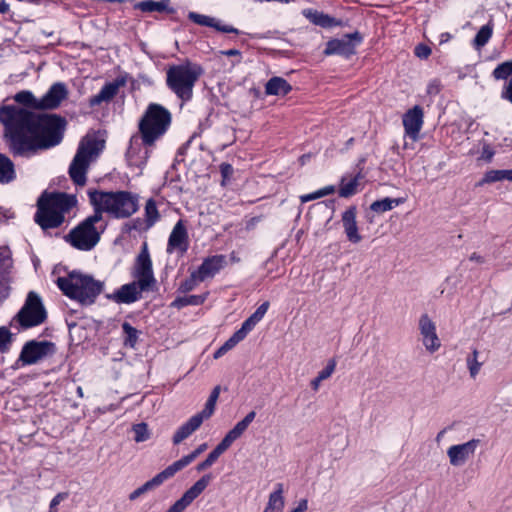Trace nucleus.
I'll use <instances>...</instances> for the list:
<instances>
[{"label":"nucleus","instance_id":"obj_1","mask_svg":"<svg viewBox=\"0 0 512 512\" xmlns=\"http://www.w3.org/2000/svg\"><path fill=\"white\" fill-rule=\"evenodd\" d=\"M0 123L14 155L53 147L62 139L57 117L36 114L16 104L0 105Z\"/></svg>","mask_w":512,"mask_h":512},{"label":"nucleus","instance_id":"obj_2","mask_svg":"<svg viewBox=\"0 0 512 512\" xmlns=\"http://www.w3.org/2000/svg\"><path fill=\"white\" fill-rule=\"evenodd\" d=\"M171 124V113L163 106L149 104L139 122L140 136H133L126 156L131 165L143 166L151 153V147L168 130Z\"/></svg>","mask_w":512,"mask_h":512},{"label":"nucleus","instance_id":"obj_3","mask_svg":"<svg viewBox=\"0 0 512 512\" xmlns=\"http://www.w3.org/2000/svg\"><path fill=\"white\" fill-rule=\"evenodd\" d=\"M88 195L95 213L79 224H95L101 220L102 212L116 219L127 218L138 209V197L127 191L103 192L94 190L89 191Z\"/></svg>","mask_w":512,"mask_h":512},{"label":"nucleus","instance_id":"obj_4","mask_svg":"<svg viewBox=\"0 0 512 512\" xmlns=\"http://www.w3.org/2000/svg\"><path fill=\"white\" fill-rule=\"evenodd\" d=\"M75 196L44 191L37 201L36 224H63L76 215Z\"/></svg>","mask_w":512,"mask_h":512},{"label":"nucleus","instance_id":"obj_5","mask_svg":"<svg viewBox=\"0 0 512 512\" xmlns=\"http://www.w3.org/2000/svg\"><path fill=\"white\" fill-rule=\"evenodd\" d=\"M104 148L105 139L100 132L88 133L81 139L69 167V175L76 185H85L90 164L96 161Z\"/></svg>","mask_w":512,"mask_h":512},{"label":"nucleus","instance_id":"obj_6","mask_svg":"<svg viewBox=\"0 0 512 512\" xmlns=\"http://www.w3.org/2000/svg\"><path fill=\"white\" fill-rule=\"evenodd\" d=\"M203 74L204 69L200 64L185 60L168 67L166 85L182 102H188L192 99L194 87Z\"/></svg>","mask_w":512,"mask_h":512},{"label":"nucleus","instance_id":"obj_7","mask_svg":"<svg viewBox=\"0 0 512 512\" xmlns=\"http://www.w3.org/2000/svg\"><path fill=\"white\" fill-rule=\"evenodd\" d=\"M59 289L69 298L82 305H91L103 290V282L92 276L79 272H71L66 277L57 279Z\"/></svg>","mask_w":512,"mask_h":512},{"label":"nucleus","instance_id":"obj_8","mask_svg":"<svg viewBox=\"0 0 512 512\" xmlns=\"http://www.w3.org/2000/svg\"><path fill=\"white\" fill-rule=\"evenodd\" d=\"M46 317L47 313L41 298L37 293L31 291L28 293L23 307L15 315L12 322H17L23 329H28L42 324Z\"/></svg>","mask_w":512,"mask_h":512},{"label":"nucleus","instance_id":"obj_9","mask_svg":"<svg viewBox=\"0 0 512 512\" xmlns=\"http://www.w3.org/2000/svg\"><path fill=\"white\" fill-rule=\"evenodd\" d=\"M102 232L95 226H75L64 239L78 250L89 251L99 242Z\"/></svg>","mask_w":512,"mask_h":512},{"label":"nucleus","instance_id":"obj_10","mask_svg":"<svg viewBox=\"0 0 512 512\" xmlns=\"http://www.w3.org/2000/svg\"><path fill=\"white\" fill-rule=\"evenodd\" d=\"M56 351L55 344L50 341H28L22 348L19 360L24 365H33L52 356Z\"/></svg>","mask_w":512,"mask_h":512},{"label":"nucleus","instance_id":"obj_11","mask_svg":"<svg viewBox=\"0 0 512 512\" xmlns=\"http://www.w3.org/2000/svg\"><path fill=\"white\" fill-rule=\"evenodd\" d=\"M362 39L359 32L346 34L340 39H332L327 42L324 54L350 57L355 54L356 47L362 42Z\"/></svg>","mask_w":512,"mask_h":512},{"label":"nucleus","instance_id":"obj_12","mask_svg":"<svg viewBox=\"0 0 512 512\" xmlns=\"http://www.w3.org/2000/svg\"><path fill=\"white\" fill-rule=\"evenodd\" d=\"M134 277L139 282L140 290H150L155 283L152 262L146 243H144L136 259Z\"/></svg>","mask_w":512,"mask_h":512},{"label":"nucleus","instance_id":"obj_13","mask_svg":"<svg viewBox=\"0 0 512 512\" xmlns=\"http://www.w3.org/2000/svg\"><path fill=\"white\" fill-rule=\"evenodd\" d=\"M418 327L422 337V344L429 353H434L441 347V341L436 332V325L428 314H422Z\"/></svg>","mask_w":512,"mask_h":512},{"label":"nucleus","instance_id":"obj_14","mask_svg":"<svg viewBox=\"0 0 512 512\" xmlns=\"http://www.w3.org/2000/svg\"><path fill=\"white\" fill-rule=\"evenodd\" d=\"M479 444V439H471L465 443L450 446L447 450L450 464L454 467L464 465L475 454Z\"/></svg>","mask_w":512,"mask_h":512},{"label":"nucleus","instance_id":"obj_15","mask_svg":"<svg viewBox=\"0 0 512 512\" xmlns=\"http://www.w3.org/2000/svg\"><path fill=\"white\" fill-rule=\"evenodd\" d=\"M403 126L405 134L412 140L416 141L419 138V133L424 124V112L419 105L409 109L403 115Z\"/></svg>","mask_w":512,"mask_h":512},{"label":"nucleus","instance_id":"obj_16","mask_svg":"<svg viewBox=\"0 0 512 512\" xmlns=\"http://www.w3.org/2000/svg\"><path fill=\"white\" fill-rule=\"evenodd\" d=\"M68 96V90L64 83L56 82L40 98V110H52L60 106L61 102Z\"/></svg>","mask_w":512,"mask_h":512},{"label":"nucleus","instance_id":"obj_17","mask_svg":"<svg viewBox=\"0 0 512 512\" xmlns=\"http://www.w3.org/2000/svg\"><path fill=\"white\" fill-rule=\"evenodd\" d=\"M227 264L226 256L214 255L204 259L196 271L198 279L204 281L214 277Z\"/></svg>","mask_w":512,"mask_h":512},{"label":"nucleus","instance_id":"obj_18","mask_svg":"<svg viewBox=\"0 0 512 512\" xmlns=\"http://www.w3.org/2000/svg\"><path fill=\"white\" fill-rule=\"evenodd\" d=\"M143 291L144 290H140L139 282L136 280L122 285L117 291L112 294H108L106 297L118 304H130L137 301Z\"/></svg>","mask_w":512,"mask_h":512},{"label":"nucleus","instance_id":"obj_19","mask_svg":"<svg viewBox=\"0 0 512 512\" xmlns=\"http://www.w3.org/2000/svg\"><path fill=\"white\" fill-rule=\"evenodd\" d=\"M188 18L195 24H198L200 26L211 27L222 33L239 34V30L237 28H234L233 26L228 24H224L221 20L215 17L199 14L196 12H190L188 14Z\"/></svg>","mask_w":512,"mask_h":512},{"label":"nucleus","instance_id":"obj_20","mask_svg":"<svg viewBox=\"0 0 512 512\" xmlns=\"http://www.w3.org/2000/svg\"><path fill=\"white\" fill-rule=\"evenodd\" d=\"M333 216V209L325 202L313 204L306 213V221L310 224H328Z\"/></svg>","mask_w":512,"mask_h":512},{"label":"nucleus","instance_id":"obj_21","mask_svg":"<svg viewBox=\"0 0 512 512\" xmlns=\"http://www.w3.org/2000/svg\"><path fill=\"white\" fill-rule=\"evenodd\" d=\"M204 419L198 415H193L187 422L182 424L174 433L172 442L174 445L180 444L182 441L191 436L196 430L200 428Z\"/></svg>","mask_w":512,"mask_h":512},{"label":"nucleus","instance_id":"obj_22","mask_svg":"<svg viewBox=\"0 0 512 512\" xmlns=\"http://www.w3.org/2000/svg\"><path fill=\"white\" fill-rule=\"evenodd\" d=\"M187 249L188 234L185 226H174V229L169 236L167 252L172 253L174 250H179L181 253H184Z\"/></svg>","mask_w":512,"mask_h":512},{"label":"nucleus","instance_id":"obj_23","mask_svg":"<svg viewBox=\"0 0 512 512\" xmlns=\"http://www.w3.org/2000/svg\"><path fill=\"white\" fill-rule=\"evenodd\" d=\"M256 416L255 411L249 412L241 421H239L221 440L222 446L227 449L234 441L241 437Z\"/></svg>","mask_w":512,"mask_h":512},{"label":"nucleus","instance_id":"obj_24","mask_svg":"<svg viewBox=\"0 0 512 512\" xmlns=\"http://www.w3.org/2000/svg\"><path fill=\"white\" fill-rule=\"evenodd\" d=\"M124 84L122 80H116L105 84L96 95L89 100L90 106H98L103 102L111 101L118 93L119 88Z\"/></svg>","mask_w":512,"mask_h":512},{"label":"nucleus","instance_id":"obj_25","mask_svg":"<svg viewBox=\"0 0 512 512\" xmlns=\"http://www.w3.org/2000/svg\"><path fill=\"white\" fill-rule=\"evenodd\" d=\"M284 487L282 483H277L275 485V489L270 493L268 502L264 508L263 512H282L285 499L283 496Z\"/></svg>","mask_w":512,"mask_h":512},{"label":"nucleus","instance_id":"obj_26","mask_svg":"<svg viewBox=\"0 0 512 512\" xmlns=\"http://www.w3.org/2000/svg\"><path fill=\"white\" fill-rule=\"evenodd\" d=\"M249 333L247 329L241 326L225 343L214 352V358L218 359L225 355L229 350L234 348L239 342H241Z\"/></svg>","mask_w":512,"mask_h":512},{"label":"nucleus","instance_id":"obj_27","mask_svg":"<svg viewBox=\"0 0 512 512\" xmlns=\"http://www.w3.org/2000/svg\"><path fill=\"white\" fill-rule=\"evenodd\" d=\"M291 85L281 77H272L265 85L267 95H287L291 91Z\"/></svg>","mask_w":512,"mask_h":512},{"label":"nucleus","instance_id":"obj_28","mask_svg":"<svg viewBox=\"0 0 512 512\" xmlns=\"http://www.w3.org/2000/svg\"><path fill=\"white\" fill-rule=\"evenodd\" d=\"M304 14L313 24L323 28H330L339 24V21L335 18L316 10H308Z\"/></svg>","mask_w":512,"mask_h":512},{"label":"nucleus","instance_id":"obj_29","mask_svg":"<svg viewBox=\"0 0 512 512\" xmlns=\"http://www.w3.org/2000/svg\"><path fill=\"white\" fill-rule=\"evenodd\" d=\"M360 175L343 176L340 183L339 195L341 197H349L358 191Z\"/></svg>","mask_w":512,"mask_h":512},{"label":"nucleus","instance_id":"obj_30","mask_svg":"<svg viewBox=\"0 0 512 512\" xmlns=\"http://www.w3.org/2000/svg\"><path fill=\"white\" fill-rule=\"evenodd\" d=\"M493 28V22L489 21L479 29L472 41V45L476 50H481L489 42L493 35Z\"/></svg>","mask_w":512,"mask_h":512},{"label":"nucleus","instance_id":"obj_31","mask_svg":"<svg viewBox=\"0 0 512 512\" xmlns=\"http://www.w3.org/2000/svg\"><path fill=\"white\" fill-rule=\"evenodd\" d=\"M165 203L163 201H156L149 199L145 205V217L147 224H154L160 221V213L164 208Z\"/></svg>","mask_w":512,"mask_h":512},{"label":"nucleus","instance_id":"obj_32","mask_svg":"<svg viewBox=\"0 0 512 512\" xmlns=\"http://www.w3.org/2000/svg\"><path fill=\"white\" fill-rule=\"evenodd\" d=\"M16 177L13 162L0 153V184H7Z\"/></svg>","mask_w":512,"mask_h":512},{"label":"nucleus","instance_id":"obj_33","mask_svg":"<svg viewBox=\"0 0 512 512\" xmlns=\"http://www.w3.org/2000/svg\"><path fill=\"white\" fill-rule=\"evenodd\" d=\"M169 0H161V1H154V0H144L136 3L134 5V8L137 10H140L142 12H163L168 10L169 7Z\"/></svg>","mask_w":512,"mask_h":512},{"label":"nucleus","instance_id":"obj_34","mask_svg":"<svg viewBox=\"0 0 512 512\" xmlns=\"http://www.w3.org/2000/svg\"><path fill=\"white\" fill-rule=\"evenodd\" d=\"M14 100L18 104H22L26 107L40 110V98H36L31 91L23 90L14 95Z\"/></svg>","mask_w":512,"mask_h":512},{"label":"nucleus","instance_id":"obj_35","mask_svg":"<svg viewBox=\"0 0 512 512\" xmlns=\"http://www.w3.org/2000/svg\"><path fill=\"white\" fill-rule=\"evenodd\" d=\"M227 450L225 446H222V443L220 442L207 456V458L198 463L196 466V470L198 472H202L212 466L217 459Z\"/></svg>","mask_w":512,"mask_h":512},{"label":"nucleus","instance_id":"obj_36","mask_svg":"<svg viewBox=\"0 0 512 512\" xmlns=\"http://www.w3.org/2000/svg\"><path fill=\"white\" fill-rule=\"evenodd\" d=\"M219 394H220V386L214 387L209 398L206 401L204 409L202 411H200L199 413H197L204 420L209 419L213 415V413L215 411L216 402L219 398Z\"/></svg>","mask_w":512,"mask_h":512},{"label":"nucleus","instance_id":"obj_37","mask_svg":"<svg viewBox=\"0 0 512 512\" xmlns=\"http://www.w3.org/2000/svg\"><path fill=\"white\" fill-rule=\"evenodd\" d=\"M268 307H269V303L268 302H264L262 303L257 309L256 311L249 317L247 318L243 323H242V326L247 329L249 332L252 331V329L255 327V325L261 321V319L264 317V315L266 314L267 310H268Z\"/></svg>","mask_w":512,"mask_h":512},{"label":"nucleus","instance_id":"obj_38","mask_svg":"<svg viewBox=\"0 0 512 512\" xmlns=\"http://www.w3.org/2000/svg\"><path fill=\"white\" fill-rule=\"evenodd\" d=\"M336 368V361L334 359H331L328 361V364L327 366L322 369L317 377H315L311 382H310V385H311V388L314 390V391H318L319 387H320V383L323 381V380H326L328 379L334 372Z\"/></svg>","mask_w":512,"mask_h":512},{"label":"nucleus","instance_id":"obj_39","mask_svg":"<svg viewBox=\"0 0 512 512\" xmlns=\"http://www.w3.org/2000/svg\"><path fill=\"white\" fill-rule=\"evenodd\" d=\"M206 297L203 295H189V296H183V297H177L172 303L171 306L181 309L183 307H186L188 305H201L204 303Z\"/></svg>","mask_w":512,"mask_h":512},{"label":"nucleus","instance_id":"obj_40","mask_svg":"<svg viewBox=\"0 0 512 512\" xmlns=\"http://www.w3.org/2000/svg\"><path fill=\"white\" fill-rule=\"evenodd\" d=\"M197 457L192 452L188 455L183 456L181 459L175 461L171 465H169L165 470L170 477H173L178 471L182 470L186 466H188L192 461H194Z\"/></svg>","mask_w":512,"mask_h":512},{"label":"nucleus","instance_id":"obj_41","mask_svg":"<svg viewBox=\"0 0 512 512\" xmlns=\"http://www.w3.org/2000/svg\"><path fill=\"white\" fill-rule=\"evenodd\" d=\"M12 267L11 252L7 247L0 248V276H8Z\"/></svg>","mask_w":512,"mask_h":512},{"label":"nucleus","instance_id":"obj_42","mask_svg":"<svg viewBox=\"0 0 512 512\" xmlns=\"http://www.w3.org/2000/svg\"><path fill=\"white\" fill-rule=\"evenodd\" d=\"M496 80L510 79L512 76V60L499 64L492 72Z\"/></svg>","mask_w":512,"mask_h":512},{"label":"nucleus","instance_id":"obj_43","mask_svg":"<svg viewBox=\"0 0 512 512\" xmlns=\"http://www.w3.org/2000/svg\"><path fill=\"white\" fill-rule=\"evenodd\" d=\"M122 329L125 334L124 345L134 348L138 340V331L131 326L128 322L122 324Z\"/></svg>","mask_w":512,"mask_h":512},{"label":"nucleus","instance_id":"obj_44","mask_svg":"<svg viewBox=\"0 0 512 512\" xmlns=\"http://www.w3.org/2000/svg\"><path fill=\"white\" fill-rule=\"evenodd\" d=\"M169 478H171V477L169 476V474H167V471L164 469L163 471H161L160 473L155 475L152 479L145 482L141 486L142 490L144 491V493H146V492L160 486L164 481H166Z\"/></svg>","mask_w":512,"mask_h":512},{"label":"nucleus","instance_id":"obj_45","mask_svg":"<svg viewBox=\"0 0 512 512\" xmlns=\"http://www.w3.org/2000/svg\"><path fill=\"white\" fill-rule=\"evenodd\" d=\"M478 355L479 352L477 351V349H473L472 354L468 356L466 359L470 376L473 379L478 375L482 366V363L478 361Z\"/></svg>","mask_w":512,"mask_h":512},{"label":"nucleus","instance_id":"obj_46","mask_svg":"<svg viewBox=\"0 0 512 512\" xmlns=\"http://www.w3.org/2000/svg\"><path fill=\"white\" fill-rule=\"evenodd\" d=\"M335 192V186L333 185H329V186H325L313 193H309V194H306V195H302L300 197L301 199V202H308V201H311V200H315V199H319V198H322L324 196H327V195H330V194H333Z\"/></svg>","mask_w":512,"mask_h":512},{"label":"nucleus","instance_id":"obj_47","mask_svg":"<svg viewBox=\"0 0 512 512\" xmlns=\"http://www.w3.org/2000/svg\"><path fill=\"white\" fill-rule=\"evenodd\" d=\"M397 203L398 202L394 199L385 198L383 200L374 202L371 205V209L375 212H385L391 210Z\"/></svg>","mask_w":512,"mask_h":512},{"label":"nucleus","instance_id":"obj_48","mask_svg":"<svg viewBox=\"0 0 512 512\" xmlns=\"http://www.w3.org/2000/svg\"><path fill=\"white\" fill-rule=\"evenodd\" d=\"M134 440L136 442H144L149 438L148 426L146 423H138L133 426Z\"/></svg>","mask_w":512,"mask_h":512},{"label":"nucleus","instance_id":"obj_49","mask_svg":"<svg viewBox=\"0 0 512 512\" xmlns=\"http://www.w3.org/2000/svg\"><path fill=\"white\" fill-rule=\"evenodd\" d=\"M345 233L349 241L352 243H358L367 236L363 234V231L359 230V226H346Z\"/></svg>","mask_w":512,"mask_h":512},{"label":"nucleus","instance_id":"obj_50","mask_svg":"<svg viewBox=\"0 0 512 512\" xmlns=\"http://www.w3.org/2000/svg\"><path fill=\"white\" fill-rule=\"evenodd\" d=\"M502 180H505L504 170H490L485 173L480 184L493 183Z\"/></svg>","mask_w":512,"mask_h":512},{"label":"nucleus","instance_id":"obj_51","mask_svg":"<svg viewBox=\"0 0 512 512\" xmlns=\"http://www.w3.org/2000/svg\"><path fill=\"white\" fill-rule=\"evenodd\" d=\"M199 282L201 281L198 279L196 271H193L190 277L181 283L180 290L182 292H189L193 290Z\"/></svg>","mask_w":512,"mask_h":512},{"label":"nucleus","instance_id":"obj_52","mask_svg":"<svg viewBox=\"0 0 512 512\" xmlns=\"http://www.w3.org/2000/svg\"><path fill=\"white\" fill-rule=\"evenodd\" d=\"M11 342V333L6 327H0V352L8 349Z\"/></svg>","mask_w":512,"mask_h":512},{"label":"nucleus","instance_id":"obj_53","mask_svg":"<svg viewBox=\"0 0 512 512\" xmlns=\"http://www.w3.org/2000/svg\"><path fill=\"white\" fill-rule=\"evenodd\" d=\"M68 497L67 492L58 493L50 502L49 512H58L57 506Z\"/></svg>","mask_w":512,"mask_h":512},{"label":"nucleus","instance_id":"obj_54","mask_svg":"<svg viewBox=\"0 0 512 512\" xmlns=\"http://www.w3.org/2000/svg\"><path fill=\"white\" fill-rule=\"evenodd\" d=\"M9 295L8 276H0V301L6 299Z\"/></svg>","mask_w":512,"mask_h":512},{"label":"nucleus","instance_id":"obj_55","mask_svg":"<svg viewBox=\"0 0 512 512\" xmlns=\"http://www.w3.org/2000/svg\"><path fill=\"white\" fill-rule=\"evenodd\" d=\"M414 53L417 57L421 59H426L430 56L431 49L427 45L419 44L415 47Z\"/></svg>","mask_w":512,"mask_h":512},{"label":"nucleus","instance_id":"obj_56","mask_svg":"<svg viewBox=\"0 0 512 512\" xmlns=\"http://www.w3.org/2000/svg\"><path fill=\"white\" fill-rule=\"evenodd\" d=\"M501 98L509 101L512 104V77L504 85L501 91Z\"/></svg>","mask_w":512,"mask_h":512},{"label":"nucleus","instance_id":"obj_57","mask_svg":"<svg viewBox=\"0 0 512 512\" xmlns=\"http://www.w3.org/2000/svg\"><path fill=\"white\" fill-rule=\"evenodd\" d=\"M441 90L440 81L437 79L431 80L427 85V94L437 95Z\"/></svg>","mask_w":512,"mask_h":512},{"label":"nucleus","instance_id":"obj_58","mask_svg":"<svg viewBox=\"0 0 512 512\" xmlns=\"http://www.w3.org/2000/svg\"><path fill=\"white\" fill-rule=\"evenodd\" d=\"M222 55L229 56V57H237V60L234 64H238L241 62L242 56L241 52L237 49H229V50H223L219 52Z\"/></svg>","mask_w":512,"mask_h":512},{"label":"nucleus","instance_id":"obj_59","mask_svg":"<svg viewBox=\"0 0 512 512\" xmlns=\"http://www.w3.org/2000/svg\"><path fill=\"white\" fill-rule=\"evenodd\" d=\"M14 219V213L8 209L0 207V222H6Z\"/></svg>","mask_w":512,"mask_h":512},{"label":"nucleus","instance_id":"obj_60","mask_svg":"<svg viewBox=\"0 0 512 512\" xmlns=\"http://www.w3.org/2000/svg\"><path fill=\"white\" fill-rule=\"evenodd\" d=\"M308 509V501L307 499H301L297 506L291 510L290 512H305Z\"/></svg>","mask_w":512,"mask_h":512},{"label":"nucleus","instance_id":"obj_61","mask_svg":"<svg viewBox=\"0 0 512 512\" xmlns=\"http://www.w3.org/2000/svg\"><path fill=\"white\" fill-rule=\"evenodd\" d=\"M355 214L353 210H346L343 214L344 224H353L354 223Z\"/></svg>","mask_w":512,"mask_h":512},{"label":"nucleus","instance_id":"obj_62","mask_svg":"<svg viewBox=\"0 0 512 512\" xmlns=\"http://www.w3.org/2000/svg\"><path fill=\"white\" fill-rule=\"evenodd\" d=\"M143 494H144V491L142 490V487L140 486L136 490H134L132 493H130L129 500L134 501Z\"/></svg>","mask_w":512,"mask_h":512},{"label":"nucleus","instance_id":"obj_63","mask_svg":"<svg viewBox=\"0 0 512 512\" xmlns=\"http://www.w3.org/2000/svg\"><path fill=\"white\" fill-rule=\"evenodd\" d=\"M469 259L471 261H473V262L478 263V264L485 263V258L483 256H481L480 254H477V253H472Z\"/></svg>","mask_w":512,"mask_h":512},{"label":"nucleus","instance_id":"obj_64","mask_svg":"<svg viewBox=\"0 0 512 512\" xmlns=\"http://www.w3.org/2000/svg\"><path fill=\"white\" fill-rule=\"evenodd\" d=\"M10 11V5L5 0H0V13L6 14Z\"/></svg>","mask_w":512,"mask_h":512}]
</instances>
